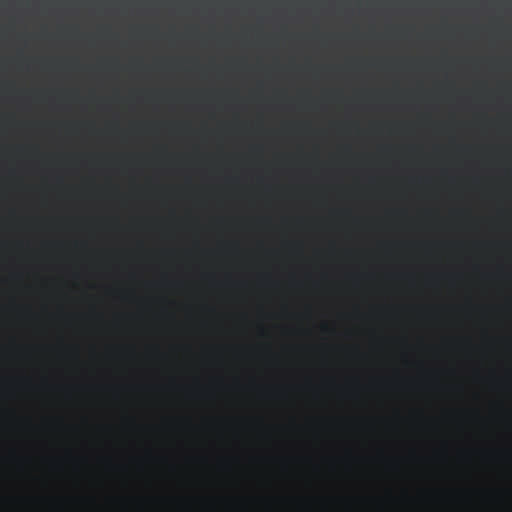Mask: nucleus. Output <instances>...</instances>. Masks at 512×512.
Returning <instances> with one entry per match:
<instances>
[{
  "label": "nucleus",
  "instance_id": "20e7f679",
  "mask_svg": "<svg viewBox=\"0 0 512 512\" xmlns=\"http://www.w3.org/2000/svg\"><path fill=\"white\" fill-rule=\"evenodd\" d=\"M183 8H184V5H182V4L177 5V10H183Z\"/></svg>",
  "mask_w": 512,
  "mask_h": 512
},
{
  "label": "nucleus",
  "instance_id": "39448f33",
  "mask_svg": "<svg viewBox=\"0 0 512 512\" xmlns=\"http://www.w3.org/2000/svg\"><path fill=\"white\" fill-rule=\"evenodd\" d=\"M308 6H309V7L316 8L318 5L312 4V5H308Z\"/></svg>",
  "mask_w": 512,
  "mask_h": 512
},
{
  "label": "nucleus",
  "instance_id": "7ed1b4c3",
  "mask_svg": "<svg viewBox=\"0 0 512 512\" xmlns=\"http://www.w3.org/2000/svg\"><path fill=\"white\" fill-rule=\"evenodd\" d=\"M337 10H339V11H347L348 10V5L347 4L337 5Z\"/></svg>",
  "mask_w": 512,
  "mask_h": 512
},
{
  "label": "nucleus",
  "instance_id": "f03ea898",
  "mask_svg": "<svg viewBox=\"0 0 512 512\" xmlns=\"http://www.w3.org/2000/svg\"><path fill=\"white\" fill-rule=\"evenodd\" d=\"M50 5L42 3H27L26 8L32 11H46Z\"/></svg>",
  "mask_w": 512,
  "mask_h": 512
},
{
  "label": "nucleus",
  "instance_id": "f257e3e1",
  "mask_svg": "<svg viewBox=\"0 0 512 512\" xmlns=\"http://www.w3.org/2000/svg\"><path fill=\"white\" fill-rule=\"evenodd\" d=\"M80 4L85 5L91 12L96 13H115V12H131L135 10H147L151 5L148 4H135V3H85L80 1Z\"/></svg>",
  "mask_w": 512,
  "mask_h": 512
}]
</instances>
